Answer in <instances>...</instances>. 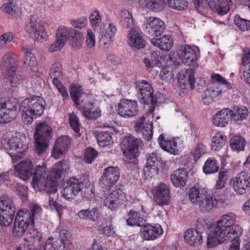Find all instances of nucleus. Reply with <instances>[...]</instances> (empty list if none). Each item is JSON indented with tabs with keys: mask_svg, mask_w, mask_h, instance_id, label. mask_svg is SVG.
Wrapping results in <instances>:
<instances>
[{
	"mask_svg": "<svg viewBox=\"0 0 250 250\" xmlns=\"http://www.w3.org/2000/svg\"><path fill=\"white\" fill-rule=\"evenodd\" d=\"M138 112L137 102L135 100L126 99V117L134 116Z\"/></svg>",
	"mask_w": 250,
	"mask_h": 250,
	"instance_id": "nucleus-48",
	"label": "nucleus"
},
{
	"mask_svg": "<svg viewBox=\"0 0 250 250\" xmlns=\"http://www.w3.org/2000/svg\"><path fill=\"white\" fill-rule=\"evenodd\" d=\"M163 230L160 225H152L146 223L142 228L141 235L145 240H154L163 234Z\"/></svg>",
	"mask_w": 250,
	"mask_h": 250,
	"instance_id": "nucleus-20",
	"label": "nucleus"
},
{
	"mask_svg": "<svg viewBox=\"0 0 250 250\" xmlns=\"http://www.w3.org/2000/svg\"><path fill=\"white\" fill-rule=\"evenodd\" d=\"M81 181L74 177L70 178L63 184L62 196L66 199H73L81 191Z\"/></svg>",
	"mask_w": 250,
	"mask_h": 250,
	"instance_id": "nucleus-17",
	"label": "nucleus"
},
{
	"mask_svg": "<svg viewBox=\"0 0 250 250\" xmlns=\"http://www.w3.org/2000/svg\"><path fill=\"white\" fill-rule=\"evenodd\" d=\"M206 147L205 145L200 144L196 146L195 150L192 152L194 159L196 161L206 153Z\"/></svg>",
	"mask_w": 250,
	"mask_h": 250,
	"instance_id": "nucleus-64",
	"label": "nucleus"
},
{
	"mask_svg": "<svg viewBox=\"0 0 250 250\" xmlns=\"http://www.w3.org/2000/svg\"><path fill=\"white\" fill-rule=\"evenodd\" d=\"M249 111L248 108L244 106L234 107L231 110V118L234 121L243 120L247 118Z\"/></svg>",
	"mask_w": 250,
	"mask_h": 250,
	"instance_id": "nucleus-44",
	"label": "nucleus"
},
{
	"mask_svg": "<svg viewBox=\"0 0 250 250\" xmlns=\"http://www.w3.org/2000/svg\"><path fill=\"white\" fill-rule=\"evenodd\" d=\"M16 208L13 201L6 196L0 198V225L8 227L12 223Z\"/></svg>",
	"mask_w": 250,
	"mask_h": 250,
	"instance_id": "nucleus-7",
	"label": "nucleus"
},
{
	"mask_svg": "<svg viewBox=\"0 0 250 250\" xmlns=\"http://www.w3.org/2000/svg\"><path fill=\"white\" fill-rule=\"evenodd\" d=\"M4 81L5 86V89H11L21 85L24 81L23 77L21 75L20 72L16 70L13 73H10L8 75H3Z\"/></svg>",
	"mask_w": 250,
	"mask_h": 250,
	"instance_id": "nucleus-30",
	"label": "nucleus"
},
{
	"mask_svg": "<svg viewBox=\"0 0 250 250\" xmlns=\"http://www.w3.org/2000/svg\"><path fill=\"white\" fill-rule=\"evenodd\" d=\"M0 8L3 13L14 18L20 16L21 14V9L17 5L11 2L3 4Z\"/></svg>",
	"mask_w": 250,
	"mask_h": 250,
	"instance_id": "nucleus-41",
	"label": "nucleus"
},
{
	"mask_svg": "<svg viewBox=\"0 0 250 250\" xmlns=\"http://www.w3.org/2000/svg\"><path fill=\"white\" fill-rule=\"evenodd\" d=\"M69 123L72 129L77 133V135L80 136L79 120L78 117L73 113L69 114Z\"/></svg>",
	"mask_w": 250,
	"mask_h": 250,
	"instance_id": "nucleus-58",
	"label": "nucleus"
},
{
	"mask_svg": "<svg viewBox=\"0 0 250 250\" xmlns=\"http://www.w3.org/2000/svg\"><path fill=\"white\" fill-rule=\"evenodd\" d=\"M25 30L31 38L39 42H42L47 37L42 21L36 15L31 16Z\"/></svg>",
	"mask_w": 250,
	"mask_h": 250,
	"instance_id": "nucleus-9",
	"label": "nucleus"
},
{
	"mask_svg": "<svg viewBox=\"0 0 250 250\" xmlns=\"http://www.w3.org/2000/svg\"><path fill=\"white\" fill-rule=\"evenodd\" d=\"M69 37L71 38V45L74 49H77L81 47L83 40V35L77 30L71 29Z\"/></svg>",
	"mask_w": 250,
	"mask_h": 250,
	"instance_id": "nucleus-46",
	"label": "nucleus"
},
{
	"mask_svg": "<svg viewBox=\"0 0 250 250\" xmlns=\"http://www.w3.org/2000/svg\"><path fill=\"white\" fill-rule=\"evenodd\" d=\"M142 28L145 33L151 36H161L164 32L166 25L160 19L156 17H146L144 21Z\"/></svg>",
	"mask_w": 250,
	"mask_h": 250,
	"instance_id": "nucleus-12",
	"label": "nucleus"
},
{
	"mask_svg": "<svg viewBox=\"0 0 250 250\" xmlns=\"http://www.w3.org/2000/svg\"><path fill=\"white\" fill-rule=\"evenodd\" d=\"M145 117H141L135 123L134 128L136 132L138 133L142 132L144 139L146 140L149 141L151 139L153 136L152 122L148 121L145 124Z\"/></svg>",
	"mask_w": 250,
	"mask_h": 250,
	"instance_id": "nucleus-23",
	"label": "nucleus"
},
{
	"mask_svg": "<svg viewBox=\"0 0 250 250\" xmlns=\"http://www.w3.org/2000/svg\"><path fill=\"white\" fill-rule=\"evenodd\" d=\"M62 74V66L60 63L56 62L52 65L49 71L50 78H60Z\"/></svg>",
	"mask_w": 250,
	"mask_h": 250,
	"instance_id": "nucleus-60",
	"label": "nucleus"
},
{
	"mask_svg": "<svg viewBox=\"0 0 250 250\" xmlns=\"http://www.w3.org/2000/svg\"><path fill=\"white\" fill-rule=\"evenodd\" d=\"M177 54L182 63L187 66L193 64L197 60L195 50L188 44L182 46Z\"/></svg>",
	"mask_w": 250,
	"mask_h": 250,
	"instance_id": "nucleus-22",
	"label": "nucleus"
},
{
	"mask_svg": "<svg viewBox=\"0 0 250 250\" xmlns=\"http://www.w3.org/2000/svg\"><path fill=\"white\" fill-rule=\"evenodd\" d=\"M70 144V139L68 136L58 138L55 142L52 156L56 159L60 158L66 152Z\"/></svg>",
	"mask_w": 250,
	"mask_h": 250,
	"instance_id": "nucleus-21",
	"label": "nucleus"
},
{
	"mask_svg": "<svg viewBox=\"0 0 250 250\" xmlns=\"http://www.w3.org/2000/svg\"><path fill=\"white\" fill-rule=\"evenodd\" d=\"M79 218L87 221L95 222L98 220L100 214L98 208H93L91 209H82L78 214Z\"/></svg>",
	"mask_w": 250,
	"mask_h": 250,
	"instance_id": "nucleus-37",
	"label": "nucleus"
},
{
	"mask_svg": "<svg viewBox=\"0 0 250 250\" xmlns=\"http://www.w3.org/2000/svg\"><path fill=\"white\" fill-rule=\"evenodd\" d=\"M14 35L11 32L5 33L0 36V48L7 47V44L11 42L13 39Z\"/></svg>",
	"mask_w": 250,
	"mask_h": 250,
	"instance_id": "nucleus-63",
	"label": "nucleus"
},
{
	"mask_svg": "<svg viewBox=\"0 0 250 250\" xmlns=\"http://www.w3.org/2000/svg\"><path fill=\"white\" fill-rule=\"evenodd\" d=\"M160 159L157 153L153 152L149 155L147 159V165L144 169L146 176L150 178L153 176V173H155V164L159 161Z\"/></svg>",
	"mask_w": 250,
	"mask_h": 250,
	"instance_id": "nucleus-34",
	"label": "nucleus"
},
{
	"mask_svg": "<svg viewBox=\"0 0 250 250\" xmlns=\"http://www.w3.org/2000/svg\"><path fill=\"white\" fill-rule=\"evenodd\" d=\"M231 149L233 151H243L246 145L245 139L240 136H235L229 140Z\"/></svg>",
	"mask_w": 250,
	"mask_h": 250,
	"instance_id": "nucleus-43",
	"label": "nucleus"
},
{
	"mask_svg": "<svg viewBox=\"0 0 250 250\" xmlns=\"http://www.w3.org/2000/svg\"><path fill=\"white\" fill-rule=\"evenodd\" d=\"M234 191L239 194H243L250 189V174L245 171L238 173L231 179Z\"/></svg>",
	"mask_w": 250,
	"mask_h": 250,
	"instance_id": "nucleus-14",
	"label": "nucleus"
},
{
	"mask_svg": "<svg viewBox=\"0 0 250 250\" xmlns=\"http://www.w3.org/2000/svg\"><path fill=\"white\" fill-rule=\"evenodd\" d=\"M194 73L192 70H189L186 73V76H185V78L187 77L186 84L183 83L181 84V87L182 89L188 88V86L191 90H193L195 87V78Z\"/></svg>",
	"mask_w": 250,
	"mask_h": 250,
	"instance_id": "nucleus-56",
	"label": "nucleus"
},
{
	"mask_svg": "<svg viewBox=\"0 0 250 250\" xmlns=\"http://www.w3.org/2000/svg\"><path fill=\"white\" fill-rule=\"evenodd\" d=\"M157 141L160 147L164 151L171 154L177 155L178 154L179 148L176 139L166 138L165 134H161Z\"/></svg>",
	"mask_w": 250,
	"mask_h": 250,
	"instance_id": "nucleus-24",
	"label": "nucleus"
},
{
	"mask_svg": "<svg viewBox=\"0 0 250 250\" xmlns=\"http://www.w3.org/2000/svg\"><path fill=\"white\" fill-rule=\"evenodd\" d=\"M137 95L141 103L145 104H152L157 102V98L153 95V90L150 83L146 80L139 81L136 87Z\"/></svg>",
	"mask_w": 250,
	"mask_h": 250,
	"instance_id": "nucleus-11",
	"label": "nucleus"
},
{
	"mask_svg": "<svg viewBox=\"0 0 250 250\" xmlns=\"http://www.w3.org/2000/svg\"><path fill=\"white\" fill-rule=\"evenodd\" d=\"M20 104L14 98L0 100V124H6L14 120L19 114Z\"/></svg>",
	"mask_w": 250,
	"mask_h": 250,
	"instance_id": "nucleus-5",
	"label": "nucleus"
},
{
	"mask_svg": "<svg viewBox=\"0 0 250 250\" xmlns=\"http://www.w3.org/2000/svg\"><path fill=\"white\" fill-rule=\"evenodd\" d=\"M217 205V200L214 196L211 194L205 195L204 199L200 204V208L203 211H209L216 208Z\"/></svg>",
	"mask_w": 250,
	"mask_h": 250,
	"instance_id": "nucleus-38",
	"label": "nucleus"
},
{
	"mask_svg": "<svg viewBox=\"0 0 250 250\" xmlns=\"http://www.w3.org/2000/svg\"><path fill=\"white\" fill-rule=\"evenodd\" d=\"M72 28L62 25L60 26L56 33V41L49 46V51L53 52L60 50L65 44L67 38L70 35Z\"/></svg>",
	"mask_w": 250,
	"mask_h": 250,
	"instance_id": "nucleus-16",
	"label": "nucleus"
},
{
	"mask_svg": "<svg viewBox=\"0 0 250 250\" xmlns=\"http://www.w3.org/2000/svg\"><path fill=\"white\" fill-rule=\"evenodd\" d=\"M219 168L218 161L213 158H209L205 162L203 170L206 174H211L217 172Z\"/></svg>",
	"mask_w": 250,
	"mask_h": 250,
	"instance_id": "nucleus-42",
	"label": "nucleus"
},
{
	"mask_svg": "<svg viewBox=\"0 0 250 250\" xmlns=\"http://www.w3.org/2000/svg\"><path fill=\"white\" fill-rule=\"evenodd\" d=\"M143 1L140 4L154 12H160L165 7V0H143Z\"/></svg>",
	"mask_w": 250,
	"mask_h": 250,
	"instance_id": "nucleus-35",
	"label": "nucleus"
},
{
	"mask_svg": "<svg viewBox=\"0 0 250 250\" xmlns=\"http://www.w3.org/2000/svg\"><path fill=\"white\" fill-rule=\"evenodd\" d=\"M52 128L45 122L40 123L35 128L34 138L49 141L52 138Z\"/></svg>",
	"mask_w": 250,
	"mask_h": 250,
	"instance_id": "nucleus-28",
	"label": "nucleus"
},
{
	"mask_svg": "<svg viewBox=\"0 0 250 250\" xmlns=\"http://www.w3.org/2000/svg\"><path fill=\"white\" fill-rule=\"evenodd\" d=\"M234 21L235 25L239 30L243 31L250 30V20L242 19L240 16L236 15Z\"/></svg>",
	"mask_w": 250,
	"mask_h": 250,
	"instance_id": "nucleus-52",
	"label": "nucleus"
},
{
	"mask_svg": "<svg viewBox=\"0 0 250 250\" xmlns=\"http://www.w3.org/2000/svg\"><path fill=\"white\" fill-rule=\"evenodd\" d=\"M231 109L224 108L218 111L213 118V124L217 126L224 127L231 118Z\"/></svg>",
	"mask_w": 250,
	"mask_h": 250,
	"instance_id": "nucleus-29",
	"label": "nucleus"
},
{
	"mask_svg": "<svg viewBox=\"0 0 250 250\" xmlns=\"http://www.w3.org/2000/svg\"><path fill=\"white\" fill-rule=\"evenodd\" d=\"M173 185L176 188L184 187L188 180V174L185 168H179L170 176Z\"/></svg>",
	"mask_w": 250,
	"mask_h": 250,
	"instance_id": "nucleus-31",
	"label": "nucleus"
},
{
	"mask_svg": "<svg viewBox=\"0 0 250 250\" xmlns=\"http://www.w3.org/2000/svg\"><path fill=\"white\" fill-rule=\"evenodd\" d=\"M127 38L128 44L136 49L143 48L146 46V41L138 29L129 30Z\"/></svg>",
	"mask_w": 250,
	"mask_h": 250,
	"instance_id": "nucleus-25",
	"label": "nucleus"
},
{
	"mask_svg": "<svg viewBox=\"0 0 250 250\" xmlns=\"http://www.w3.org/2000/svg\"><path fill=\"white\" fill-rule=\"evenodd\" d=\"M81 191L83 196L86 198H92L94 195V186L89 182L88 177L83 176L81 178Z\"/></svg>",
	"mask_w": 250,
	"mask_h": 250,
	"instance_id": "nucleus-36",
	"label": "nucleus"
},
{
	"mask_svg": "<svg viewBox=\"0 0 250 250\" xmlns=\"http://www.w3.org/2000/svg\"><path fill=\"white\" fill-rule=\"evenodd\" d=\"M14 169L21 179L25 181L33 175L32 184L35 188H43L44 179L42 176L45 172V167L37 166L35 169H33L32 163L30 161H23L14 166Z\"/></svg>",
	"mask_w": 250,
	"mask_h": 250,
	"instance_id": "nucleus-2",
	"label": "nucleus"
},
{
	"mask_svg": "<svg viewBox=\"0 0 250 250\" xmlns=\"http://www.w3.org/2000/svg\"><path fill=\"white\" fill-rule=\"evenodd\" d=\"M97 140L99 146L103 147L109 146L113 143L111 133L109 132L99 133Z\"/></svg>",
	"mask_w": 250,
	"mask_h": 250,
	"instance_id": "nucleus-45",
	"label": "nucleus"
},
{
	"mask_svg": "<svg viewBox=\"0 0 250 250\" xmlns=\"http://www.w3.org/2000/svg\"><path fill=\"white\" fill-rule=\"evenodd\" d=\"M154 199L160 206L168 205L169 201V190L168 187L163 183L156 186L152 190Z\"/></svg>",
	"mask_w": 250,
	"mask_h": 250,
	"instance_id": "nucleus-19",
	"label": "nucleus"
},
{
	"mask_svg": "<svg viewBox=\"0 0 250 250\" xmlns=\"http://www.w3.org/2000/svg\"><path fill=\"white\" fill-rule=\"evenodd\" d=\"M35 139V152L38 155H42L45 153L48 146V141L41 140V139L34 138Z\"/></svg>",
	"mask_w": 250,
	"mask_h": 250,
	"instance_id": "nucleus-50",
	"label": "nucleus"
},
{
	"mask_svg": "<svg viewBox=\"0 0 250 250\" xmlns=\"http://www.w3.org/2000/svg\"><path fill=\"white\" fill-rule=\"evenodd\" d=\"M150 42L153 45L163 50H169L172 46V38L168 35L159 38H152Z\"/></svg>",
	"mask_w": 250,
	"mask_h": 250,
	"instance_id": "nucleus-33",
	"label": "nucleus"
},
{
	"mask_svg": "<svg viewBox=\"0 0 250 250\" xmlns=\"http://www.w3.org/2000/svg\"><path fill=\"white\" fill-rule=\"evenodd\" d=\"M123 192L118 188L109 194L104 201V205L111 210H114L119 205L120 198L123 196Z\"/></svg>",
	"mask_w": 250,
	"mask_h": 250,
	"instance_id": "nucleus-32",
	"label": "nucleus"
},
{
	"mask_svg": "<svg viewBox=\"0 0 250 250\" xmlns=\"http://www.w3.org/2000/svg\"><path fill=\"white\" fill-rule=\"evenodd\" d=\"M222 89L219 87H212L207 89L205 91V95L210 96L214 101L218 100L221 96Z\"/></svg>",
	"mask_w": 250,
	"mask_h": 250,
	"instance_id": "nucleus-61",
	"label": "nucleus"
},
{
	"mask_svg": "<svg viewBox=\"0 0 250 250\" xmlns=\"http://www.w3.org/2000/svg\"><path fill=\"white\" fill-rule=\"evenodd\" d=\"M225 144V142L223 135L220 132H217L212 139L211 149L214 151H219L224 146Z\"/></svg>",
	"mask_w": 250,
	"mask_h": 250,
	"instance_id": "nucleus-47",
	"label": "nucleus"
},
{
	"mask_svg": "<svg viewBox=\"0 0 250 250\" xmlns=\"http://www.w3.org/2000/svg\"><path fill=\"white\" fill-rule=\"evenodd\" d=\"M16 55L12 52H7L2 57L0 68L3 75H8L17 69Z\"/></svg>",
	"mask_w": 250,
	"mask_h": 250,
	"instance_id": "nucleus-15",
	"label": "nucleus"
},
{
	"mask_svg": "<svg viewBox=\"0 0 250 250\" xmlns=\"http://www.w3.org/2000/svg\"><path fill=\"white\" fill-rule=\"evenodd\" d=\"M69 168L66 161H60L56 163L54 167L49 172L45 181L43 189L46 192L56 193L57 187L61 181L62 175H65Z\"/></svg>",
	"mask_w": 250,
	"mask_h": 250,
	"instance_id": "nucleus-4",
	"label": "nucleus"
},
{
	"mask_svg": "<svg viewBox=\"0 0 250 250\" xmlns=\"http://www.w3.org/2000/svg\"><path fill=\"white\" fill-rule=\"evenodd\" d=\"M120 175V169L117 167L110 166L104 170L99 184L104 191L108 190L118 181Z\"/></svg>",
	"mask_w": 250,
	"mask_h": 250,
	"instance_id": "nucleus-13",
	"label": "nucleus"
},
{
	"mask_svg": "<svg viewBox=\"0 0 250 250\" xmlns=\"http://www.w3.org/2000/svg\"><path fill=\"white\" fill-rule=\"evenodd\" d=\"M202 233V232L197 229H189L184 233L185 241L190 246H200L203 243Z\"/></svg>",
	"mask_w": 250,
	"mask_h": 250,
	"instance_id": "nucleus-26",
	"label": "nucleus"
},
{
	"mask_svg": "<svg viewBox=\"0 0 250 250\" xmlns=\"http://www.w3.org/2000/svg\"><path fill=\"white\" fill-rule=\"evenodd\" d=\"M126 166L132 169L137 165V158L139 156V147L141 141L131 135L126 136Z\"/></svg>",
	"mask_w": 250,
	"mask_h": 250,
	"instance_id": "nucleus-8",
	"label": "nucleus"
},
{
	"mask_svg": "<svg viewBox=\"0 0 250 250\" xmlns=\"http://www.w3.org/2000/svg\"><path fill=\"white\" fill-rule=\"evenodd\" d=\"M24 240L27 246L36 249H41L44 243L42 233L34 228H30L28 230Z\"/></svg>",
	"mask_w": 250,
	"mask_h": 250,
	"instance_id": "nucleus-18",
	"label": "nucleus"
},
{
	"mask_svg": "<svg viewBox=\"0 0 250 250\" xmlns=\"http://www.w3.org/2000/svg\"><path fill=\"white\" fill-rule=\"evenodd\" d=\"M1 144L7 150L12 151L11 153L16 156L23 154L27 149L28 146L18 136H13L10 134H5L1 140Z\"/></svg>",
	"mask_w": 250,
	"mask_h": 250,
	"instance_id": "nucleus-10",
	"label": "nucleus"
},
{
	"mask_svg": "<svg viewBox=\"0 0 250 250\" xmlns=\"http://www.w3.org/2000/svg\"><path fill=\"white\" fill-rule=\"evenodd\" d=\"M83 94L82 90L77 87H75L70 90L71 98L76 106L80 105L79 100Z\"/></svg>",
	"mask_w": 250,
	"mask_h": 250,
	"instance_id": "nucleus-62",
	"label": "nucleus"
},
{
	"mask_svg": "<svg viewBox=\"0 0 250 250\" xmlns=\"http://www.w3.org/2000/svg\"><path fill=\"white\" fill-rule=\"evenodd\" d=\"M208 5L214 12L224 15L229 11L232 1L231 0H210Z\"/></svg>",
	"mask_w": 250,
	"mask_h": 250,
	"instance_id": "nucleus-27",
	"label": "nucleus"
},
{
	"mask_svg": "<svg viewBox=\"0 0 250 250\" xmlns=\"http://www.w3.org/2000/svg\"><path fill=\"white\" fill-rule=\"evenodd\" d=\"M236 216L233 212L222 215L216 224L209 230L207 238V246L211 248L225 241H232L242 234V229L235 224Z\"/></svg>",
	"mask_w": 250,
	"mask_h": 250,
	"instance_id": "nucleus-1",
	"label": "nucleus"
},
{
	"mask_svg": "<svg viewBox=\"0 0 250 250\" xmlns=\"http://www.w3.org/2000/svg\"><path fill=\"white\" fill-rule=\"evenodd\" d=\"M98 152L93 148L87 147L84 152L83 160L88 164H91L97 157Z\"/></svg>",
	"mask_w": 250,
	"mask_h": 250,
	"instance_id": "nucleus-57",
	"label": "nucleus"
},
{
	"mask_svg": "<svg viewBox=\"0 0 250 250\" xmlns=\"http://www.w3.org/2000/svg\"><path fill=\"white\" fill-rule=\"evenodd\" d=\"M129 218L126 220L128 226L143 227L145 223V220L142 217L140 213L136 211H130L128 214Z\"/></svg>",
	"mask_w": 250,
	"mask_h": 250,
	"instance_id": "nucleus-39",
	"label": "nucleus"
},
{
	"mask_svg": "<svg viewBox=\"0 0 250 250\" xmlns=\"http://www.w3.org/2000/svg\"><path fill=\"white\" fill-rule=\"evenodd\" d=\"M45 102L41 97H31L24 99L20 106L23 122L27 124H31L33 117L36 118L42 115Z\"/></svg>",
	"mask_w": 250,
	"mask_h": 250,
	"instance_id": "nucleus-3",
	"label": "nucleus"
},
{
	"mask_svg": "<svg viewBox=\"0 0 250 250\" xmlns=\"http://www.w3.org/2000/svg\"><path fill=\"white\" fill-rule=\"evenodd\" d=\"M62 242L60 240L53 242L50 239L46 241L44 246V250H63L64 246H62Z\"/></svg>",
	"mask_w": 250,
	"mask_h": 250,
	"instance_id": "nucleus-59",
	"label": "nucleus"
},
{
	"mask_svg": "<svg viewBox=\"0 0 250 250\" xmlns=\"http://www.w3.org/2000/svg\"><path fill=\"white\" fill-rule=\"evenodd\" d=\"M37 66V62L34 55L24 57L23 64V67L26 68L27 69L35 71Z\"/></svg>",
	"mask_w": 250,
	"mask_h": 250,
	"instance_id": "nucleus-54",
	"label": "nucleus"
},
{
	"mask_svg": "<svg viewBox=\"0 0 250 250\" xmlns=\"http://www.w3.org/2000/svg\"><path fill=\"white\" fill-rule=\"evenodd\" d=\"M228 179L229 176L227 172L225 171H220L218 173V176L214 186V188L217 190H220L224 188Z\"/></svg>",
	"mask_w": 250,
	"mask_h": 250,
	"instance_id": "nucleus-49",
	"label": "nucleus"
},
{
	"mask_svg": "<svg viewBox=\"0 0 250 250\" xmlns=\"http://www.w3.org/2000/svg\"><path fill=\"white\" fill-rule=\"evenodd\" d=\"M168 6L178 10H183L188 7V2L186 0H167Z\"/></svg>",
	"mask_w": 250,
	"mask_h": 250,
	"instance_id": "nucleus-53",
	"label": "nucleus"
},
{
	"mask_svg": "<svg viewBox=\"0 0 250 250\" xmlns=\"http://www.w3.org/2000/svg\"><path fill=\"white\" fill-rule=\"evenodd\" d=\"M34 225L29 210L27 209H20L16 215L13 228V235L15 237H21L27 229L29 224Z\"/></svg>",
	"mask_w": 250,
	"mask_h": 250,
	"instance_id": "nucleus-6",
	"label": "nucleus"
},
{
	"mask_svg": "<svg viewBox=\"0 0 250 250\" xmlns=\"http://www.w3.org/2000/svg\"><path fill=\"white\" fill-rule=\"evenodd\" d=\"M116 30V27L112 23L109 24L108 27L106 30L101 29V40H105L106 39L111 40L114 36Z\"/></svg>",
	"mask_w": 250,
	"mask_h": 250,
	"instance_id": "nucleus-51",
	"label": "nucleus"
},
{
	"mask_svg": "<svg viewBox=\"0 0 250 250\" xmlns=\"http://www.w3.org/2000/svg\"><path fill=\"white\" fill-rule=\"evenodd\" d=\"M83 114L87 119L96 120L101 116V110L98 107L95 110L92 108H84L83 109Z\"/></svg>",
	"mask_w": 250,
	"mask_h": 250,
	"instance_id": "nucleus-55",
	"label": "nucleus"
},
{
	"mask_svg": "<svg viewBox=\"0 0 250 250\" xmlns=\"http://www.w3.org/2000/svg\"><path fill=\"white\" fill-rule=\"evenodd\" d=\"M188 196L189 199L192 203L197 204L200 207V203L204 198V190H199L196 188L193 187L189 191Z\"/></svg>",
	"mask_w": 250,
	"mask_h": 250,
	"instance_id": "nucleus-40",
	"label": "nucleus"
}]
</instances>
